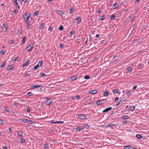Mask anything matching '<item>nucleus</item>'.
I'll return each instance as SVG.
<instances>
[{
  "instance_id": "f257e3e1",
  "label": "nucleus",
  "mask_w": 149,
  "mask_h": 149,
  "mask_svg": "<svg viewBox=\"0 0 149 149\" xmlns=\"http://www.w3.org/2000/svg\"><path fill=\"white\" fill-rule=\"evenodd\" d=\"M20 120H21L22 122L24 123H27L32 124L33 123V121L32 120H29L24 118H21L20 119Z\"/></svg>"
},
{
  "instance_id": "f03ea898",
  "label": "nucleus",
  "mask_w": 149,
  "mask_h": 149,
  "mask_svg": "<svg viewBox=\"0 0 149 149\" xmlns=\"http://www.w3.org/2000/svg\"><path fill=\"white\" fill-rule=\"evenodd\" d=\"M33 48V45L31 44L28 46L26 49V51L27 52H29L31 51Z\"/></svg>"
},
{
  "instance_id": "7ed1b4c3",
  "label": "nucleus",
  "mask_w": 149,
  "mask_h": 149,
  "mask_svg": "<svg viewBox=\"0 0 149 149\" xmlns=\"http://www.w3.org/2000/svg\"><path fill=\"white\" fill-rule=\"evenodd\" d=\"M30 14L28 13H26L22 15V17L24 19L27 20L30 17Z\"/></svg>"
},
{
  "instance_id": "20e7f679",
  "label": "nucleus",
  "mask_w": 149,
  "mask_h": 149,
  "mask_svg": "<svg viewBox=\"0 0 149 149\" xmlns=\"http://www.w3.org/2000/svg\"><path fill=\"white\" fill-rule=\"evenodd\" d=\"M1 27L3 29V31H6L8 29V26L6 24H3L2 25Z\"/></svg>"
},
{
  "instance_id": "39448f33",
  "label": "nucleus",
  "mask_w": 149,
  "mask_h": 149,
  "mask_svg": "<svg viewBox=\"0 0 149 149\" xmlns=\"http://www.w3.org/2000/svg\"><path fill=\"white\" fill-rule=\"evenodd\" d=\"M78 117L81 119H86V117L84 114H79L78 115Z\"/></svg>"
},
{
  "instance_id": "423d86ee",
  "label": "nucleus",
  "mask_w": 149,
  "mask_h": 149,
  "mask_svg": "<svg viewBox=\"0 0 149 149\" xmlns=\"http://www.w3.org/2000/svg\"><path fill=\"white\" fill-rule=\"evenodd\" d=\"M42 86L41 85H36L33 86H31L30 88L31 89H33L36 88L40 87Z\"/></svg>"
},
{
  "instance_id": "0eeeda50",
  "label": "nucleus",
  "mask_w": 149,
  "mask_h": 149,
  "mask_svg": "<svg viewBox=\"0 0 149 149\" xmlns=\"http://www.w3.org/2000/svg\"><path fill=\"white\" fill-rule=\"evenodd\" d=\"M56 13L60 16H62L64 14V13L61 11L57 10Z\"/></svg>"
},
{
  "instance_id": "6e6552de",
  "label": "nucleus",
  "mask_w": 149,
  "mask_h": 149,
  "mask_svg": "<svg viewBox=\"0 0 149 149\" xmlns=\"http://www.w3.org/2000/svg\"><path fill=\"white\" fill-rule=\"evenodd\" d=\"M76 20H77V24H79L81 22V18L80 17H77V18H76L75 19Z\"/></svg>"
},
{
  "instance_id": "1a4fd4ad",
  "label": "nucleus",
  "mask_w": 149,
  "mask_h": 149,
  "mask_svg": "<svg viewBox=\"0 0 149 149\" xmlns=\"http://www.w3.org/2000/svg\"><path fill=\"white\" fill-rule=\"evenodd\" d=\"M112 109V108L111 107H108V108H106L105 110H103V111H102V112H107L108 111L111 110Z\"/></svg>"
},
{
  "instance_id": "9d476101",
  "label": "nucleus",
  "mask_w": 149,
  "mask_h": 149,
  "mask_svg": "<svg viewBox=\"0 0 149 149\" xmlns=\"http://www.w3.org/2000/svg\"><path fill=\"white\" fill-rule=\"evenodd\" d=\"M53 102L52 100H47L46 102V103L47 105H50Z\"/></svg>"
},
{
  "instance_id": "9b49d317",
  "label": "nucleus",
  "mask_w": 149,
  "mask_h": 149,
  "mask_svg": "<svg viewBox=\"0 0 149 149\" xmlns=\"http://www.w3.org/2000/svg\"><path fill=\"white\" fill-rule=\"evenodd\" d=\"M29 63V60H27L24 64H22V67H24L28 65Z\"/></svg>"
},
{
  "instance_id": "f8f14e48",
  "label": "nucleus",
  "mask_w": 149,
  "mask_h": 149,
  "mask_svg": "<svg viewBox=\"0 0 149 149\" xmlns=\"http://www.w3.org/2000/svg\"><path fill=\"white\" fill-rule=\"evenodd\" d=\"M84 127L82 126H78L76 127V129L77 130H83Z\"/></svg>"
},
{
  "instance_id": "ddd939ff",
  "label": "nucleus",
  "mask_w": 149,
  "mask_h": 149,
  "mask_svg": "<svg viewBox=\"0 0 149 149\" xmlns=\"http://www.w3.org/2000/svg\"><path fill=\"white\" fill-rule=\"evenodd\" d=\"M17 135L19 137L22 136H23V134L22 132L20 131L17 132Z\"/></svg>"
},
{
  "instance_id": "4468645a",
  "label": "nucleus",
  "mask_w": 149,
  "mask_h": 149,
  "mask_svg": "<svg viewBox=\"0 0 149 149\" xmlns=\"http://www.w3.org/2000/svg\"><path fill=\"white\" fill-rule=\"evenodd\" d=\"M13 68V65H9L7 68V70H12Z\"/></svg>"
},
{
  "instance_id": "2eb2a0df",
  "label": "nucleus",
  "mask_w": 149,
  "mask_h": 149,
  "mask_svg": "<svg viewBox=\"0 0 149 149\" xmlns=\"http://www.w3.org/2000/svg\"><path fill=\"white\" fill-rule=\"evenodd\" d=\"M136 17L134 15H132V16H130L129 17V19L131 21H132Z\"/></svg>"
},
{
  "instance_id": "dca6fc26",
  "label": "nucleus",
  "mask_w": 149,
  "mask_h": 149,
  "mask_svg": "<svg viewBox=\"0 0 149 149\" xmlns=\"http://www.w3.org/2000/svg\"><path fill=\"white\" fill-rule=\"evenodd\" d=\"M96 104L98 105H100L102 104V103L100 100H98L96 101Z\"/></svg>"
},
{
  "instance_id": "f3484780",
  "label": "nucleus",
  "mask_w": 149,
  "mask_h": 149,
  "mask_svg": "<svg viewBox=\"0 0 149 149\" xmlns=\"http://www.w3.org/2000/svg\"><path fill=\"white\" fill-rule=\"evenodd\" d=\"M110 19L112 20H113L115 19V16L113 14L110 16Z\"/></svg>"
},
{
  "instance_id": "a211bd4d",
  "label": "nucleus",
  "mask_w": 149,
  "mask_h": 149,
  "mask_svg": "<svg viewBox=\"0 0 149 149\" xmlns=\"http://www.w3.org/2000/svg\"><path fill=\"white\" fill-rule=\"evenodd\" d=\"M97 92L96 90H93L91 91L90 92V93L91 94H94Z\"/></svg>"
},
{
  "instance_id": "6ab92c4d",
  "label": "nucleus",
  "mask_w": 149,
  "mask_h": 149,
  "mask_svg": "<svg viewBox=\"0 0 149 149\" xmlns=\"http://www.w3.org/2000/svg\"><path fill=\"white\" fill-rule=\"evenodd\" d=\"M109 95V92L107 91H106L104 92L103 94V95L104 96H107Z\"/></svg>"
},
{
  "instance_id": "aec40b11",
  "label": "nucleus",
  "mask_w": 149,
  "mask_h": 149,
  "mask_svg": "<svg viewBox=\"0 0 149 149\" xmlns=\"http://www.w3.org/2000/svg\"><path fill=\"white\" fill-rule=\"evenodd\" d=\"M77 79V77L76 76H74L71 77V79L72 81H74L76 79Z\"/></svg>"
},
{
  "instance_id": "412c9836",
  "label": "nucleus",
  "mask_w": 149,
  "mask_h": 149,
  "mask_svg": "<svg viewBox=\"0 0 149 149\" xmlns=\"http://www.w3.org/2000/svg\"><path fill=\"white\" fill-rule=\"evenodd\" d=\"M117 5V3H115L114 4H113L112 5V8L113 9H116L117 8V6H116Z\"/></svg>"
},
{
  "instance_id": "4be33fe9",
  "label": "nucleus",
  "mask_w": 149,
  "mask_h": 149,
  "mask_svg": "<svg viewBox=\"0 0 149 149\" xmlns=\"http://www.w3.org/2000/svg\"><path fill=\"white\" fill-rule=\"evenodd\" d=\"M136 137H137V138H138V139H141L142 137L140 135H139V134H137L136 135Z\"/></svg>"
},
{
  "instance_id": "5701e85b",
  "label": "nucleus",
  "mask_w": 149,
  "mask_h": 149,
  "mask_svg": "<svg viewBox=\"0 0 149 149\" xmlns=\"http://www.w3.org/2000/svg\"><path fill=\"white\" fill-rule=\"evenodd\" d=\"M131 147L130 146H125L124 148V149H130Z\"/></svg>"
},
{
  "instance_id": "b1692460",
  "label": "nucleus",
  "mask_w": 149,
  "mask_h": 149,
  "mask_svg": "<svg viewBox=\"0 0 149 149\" xmlns=\"http://www.w3.org/2000/svg\"><path fill=\"white\" fill-rule=\"evenodd\" d=\"M129 118V116L126 115L122 117V118L124 119H127Z\"/></svg>"
},
{
  "instance_id": "393cba45",
  "label": "nucleus",
  "mask_w": 149,
  "mask_h": 149,
  "mask_svg": "<svg viewBox=\"0 0 149 149\" xmlns=\"http://www.w3.org/2000/svg\"><path fill=\"white\" fill-rule=\"evenodd\" d=\"M26 38L25 36H24L23 37L22 42V44H24L25 43V42Z\"/></svg>"
},
{
  "instance_id": "a878e982",
  "label": "nucleus",
  "mask_w": 149,
  "mask_h": 149,
  "mask_svg": "<svg viewBox=\"0 0 149 149\" xmlns=\"http://www.w3.org/2000/svg\"><path fill=\"white\" fill-rule=\"evenodd\" d=\"M84 127V128H88L89 127V126L88 125H87L86 124H83V126Z\"/></svg>"
},
{
  "instance_id": "bb28decb",
  "label": "nucleus",
  "mask_w": 149,
  "mask_h": 149,
  "mask_svg": "<svg viewBox=\"0 0 149 149\" xmlns=\"http://www.w3.org/2000/svg\"><path fill=\"white\" fill-rule=\"evenodd\" d=\"M135 108V107L134 106H131L130 107L129 109V110L130 111L134 109Z\"/></svg>"
},
{
  "instance_id": "cd10ccee",
  "label": "nucleus",
  "mask_w": 149,
  "mask_h": 149,
  "mask_svg": "<svg viewBox=\"0 0 149 149\" xmlns=\"http://www.w3.org/2000/svg\"><path fill=\"white\" fill-rule=\"evenodd\" d=\"M116 125L114 124H109L108 125V127H114Z\"/></svg>"
},
{
  "instance_id": "c85d7f7f",
  "label": "nucleus",
  "mask_w": 149,
  "mask_h": 149,
  "mask_svg": "<svg viewBox=\"0 0 149 149\" xmlns=\"http://www.w3.org/2000/svg\"><path fill=\"white\" fill-rule=\"evenodd\" d=\"M69 13L71 14L72 13H73V10L71 8L69 9Z\"/></svg>"
},
{
  "instance_id": "c756f323",
  "label": "nucleus",
  "mask_w": 149,
  "mask_h": 149,
  "mask_svg": "<svg viewBox=\"0 0 149 149\" xmlns=\"http://www.w3.org/2000/svg\"><path fill=\"white\" fill-rule=\"evenodd\" d=\"M21 142L22 143H24L25 142V140L23 138H21Z\"/></svg>"
},
{
  "instance_id": "7c9ffc66",
  "label": "nucleus",
  "mask_w": 149,
  "mask_h": 149,
  "mask_svg": "<svg viewBox=\"0 0 149 149\" xmlns=\"http://www.w3.org/2000/svg\"><path fill=\"white\" fill-rule=\"evenodd\" d=\"M42 64V61H40L38 62V63L37 65H39V67L41 66Z\"/></svg>"
},
{
  "instance_id": "2f4dec72",
  "label": "nucleus",
  "mask_w": 149,
  "mask_h": 149,
  "mask_svg": "<svg viewBox=\"0 0 149 149\" xmlns=\"http://www.w3.org/2000/svg\"><path fill=\"white\" fill-rule=\"evenodd\" d=\"M105 17V15H103L102 16L100 19V21H102L104 20V18Z\"/></svg>"
},
{
  "instance_id": "473e14b6",
  "label": "nucleus",
  "mask_w": 149,
  "mask_h": 149,
  "mask_svg": "<svg viewBox=\"0 0 149 149\" xmlns=\"http://www.w3.org/2000/svg\"><path fill=\"white\" fill-rule=\"evenodd\" d=\"M119 92V90L118 89H115L113 91V93H117Z\"/></svg>"
},
{
  "instance_id": "72a5a7b5",
  "label": "nucleus",
  "mask_w": 149,
  "mask_h": 149,
  "mask_svg": "<svg viewBox=\"0 0 149 149\" xmlns=\"http://www.w3.org/2000/svg\"><path fill=\"white\" fill-rule=\"evenodd\" d=\"M44 24L42 23L39 26V28L40 29H42L44 26Z\"/></svg>"
},
{
  "instance_id": "f704fd0d",
  "label": "nucleus",
  "mask_w": 149,
  "mask_h": 149,
  "mask_svg": "<svg viewBox=\"0 0 149 149\" xmlns=\"http://www.w3.org/2000/svg\"><path fill=\"white\" fill-rule=\"evenodd\" d=\"M90 78V77L88 75H86L84 77V78L85 79H88Z\"/></svg>"
},
{
  "instance_id": "c9c22d12",
  "label": "nucleus",
  "mask_w": 149,
  "mask_h": 149,
  "mask_svg": "<svg viewBox=\"0 0 149 149\" xmlns=\"http://www.w3.org/2000/svg\"><path fill=\"white\" fill-rule=\"evenodd\" d=\"M63 29V26L61 25L59 27V30L60 31L62 30Z\"/></svg>"
},
{
  "instance_id": "e433bc0d",
  "label": "nucleus",
  "mask_w": 149,
  "mask_h": 149,
  "mask_svg": "<svg viewBox=\"0 0 149 149\" xmlns=\"http://www.w3.org/2000/svg\"><path fill=\"white\" fill-rule=\"evenodd\" d=\"M39 13V12L38 11H36L35 12H34L33 13V15L34 16L37 15Z\"/></svg>"
},
{
  "instance_id": "4c0bfd02",
  "label": "nucleus",
  "mask_w": 149,
  "mask_h": 149,
  "mask_svg": "<svg viewBox=\"0 0 149 149\" xmlns=\"http://www.w3.org/2000/svg\"><path fill=\"white\" fill-rule=\"evenodd\" d=\"M39 67L38 65H37L34 67V70H36Z\"/></svg>"
},
{
  "instance_id": "58836bf2",
  "label": "nucleus",
  "mask_w": 149,
  "mask_h": 149,
  "mask_svg": "<svg viewBox=\"0 0 149 149\" xmlns=\"http://www.w3.org/2000/svg\"><path fill=\"white\" fill-rule=\"evenodd\" d=\"M27 94L29 96H31L32 95V93L31 92H29L27 93Z\"/></svg>"
},
{
  "instance_id": "ea45409f",
  "label": "nucleus",
  "mask_w": 149,
  "mask_h": 149,
  "mask_svg": "<svg viewBox=\"0 0 149 149\" xmlns=\"http://www.w3.org/2000/svg\"><path fill=\"white\" fill-rule=\"evenodd\" d=\"M18 58L17 57H15L13 58V61H16L17 59Z\"/></svg>"
},
{
  "instance_id": "a19ab883",
  "label": "nucleus",
  "mask_w": 149,
  "mask_h": 149,
  "mask_svg": "<svg viewBox=\"0 0 149 149\" xmlns=\"http://www.w3.org/2000/svg\"><path fill=\"white\" fill-rule=\"evenodd\" d=\"M18 11V10H17L16 9H14L13 11V12L15 14H16L17 13Z\"/></svg>"
},
{
  "instance_id": "79ce46f5",
  "label": "nucleus",
  "mask_w": 149,
  "mask_h": 149,
  "mask_svg": "<svg viewBox=\"0 0 149 149\" xmlns=\"http://www.w3.org/2000/svg\"><path fill=\"white\" fill-rule=\"evenodd\" d=\"M50 123H53V124L57 123V122H54L53 120H52L50 121Z\"/></svg>"
},
{
  "instance_id": "37998d69",
  "label": "nucleus",
  "mask_w": 149,
  "mask_h": 149,
  "mask_svg": "<svg viewBox=\"0 0 149 149\" xmlns=\"http://www.w3.org/2000/svg\"><path fill=\"white\" fill-rule=\"evenodd\" d=\"M48 30L49 31H52V28L50 26L49 27Z\"/></svg>"
},
{
  "instance_id": "c03bdc74",
  "label": "nucleus",
  "mask_w": 149,
  "mask_h": 149,
  "mask_svg": "<svg viewBox=\"0 0 149 149\" xmlns=\"http://www.w3.org/2000/svg\"><path fill=\"white\" fill-rule=\"evenodd\" d=\"M5 65V62H4L0 66V68H2Z\"/></svg>"
},
{
  "instance_id": "a18cd8bd",
  "label": "nucleus",
  "mask_w": 149,
  "mask_h": 149,
  "mask_svg": "<svg viewBox=\"0 0 149 149\" xmlns=\"http://www.w3.org/2000/svg\"><path fill=\"white\" fill-rule=\"evenodd\" d=\"M22 31L21 29L18 30L17 32L18 34H19L21 33Z\"/></svg>"
},
{
  "instance_id": "49530a36",
  "label": "nucleus",
  "mask_w": 149,
  "mask_h": 149,
  "mask_svg": "<svg viewBox=\"0 0 149 149\" xmlns=\"http://www.w3.org/2000/svg\"><path fill=\"white\" fill-rule=\"evenodd\" d=\"M30 26V24H27L26 26V29H27L28 30H29V29Z\"/></svg>"
},
{
  "instance_id": "de8ad7c7",
  "label": "nucleus",
  "mask_w": 149,
  "mask_h": 149,
  "mask_svg": "<svg viewBox=\"0 0 149 149\" xmlns=\"http://www.w3.org/2000/svg\"><path fill=\"white\" fill-rule=\"evenodd\" d=\"M45 74L44 73H42L40 74V76L41 77H43L45 75Z\"/></svg>"
},
{
  "instance_id": "09e8293b",
  "label": "nucleus",
  "mask_w": 149,
  "mask_h": 149,
  "mask_svg": "<svg viewBox=\"0 0 149 149\" xmlns=\"http://www.w3.org/2000/svg\"><path fill=\"white\" fill-rule=\"evenodd\" d=\"M5 52L4 51H1L0 52V53L1 55H3Z\"/></svg>"
},
{
  "instance_id": "8fccbe9b",
  "label": "nucleus",
  "mask_w": 149,
  "mask_h": 149,
  "mask_svg": "<svg viewBox=\"0 0 149 149\" xmlns=\"http://www.w3.org/2000/svg\"><path fill=\"white\" fill-rule=\"evenodd\" d=\"M126 94H131V92L130 91H127L126 92Z\"/></svg>"
},
{
  "instance_id": "3c124183",
  "label": "nucleus",
  "mask_w": 149,
  "mask_h": 149,
  "mask_svg": "<svg viewBox=\"0 0 149 149\" xmlns=\"http://www.w3.org/2000/svg\"><path fill=\"white\" fill-rule=\"evenodd\" d=\"M14 2L16 4V6H17V5H18V4L17 3V0H14Z\"/></svg>"
},
{
  "instance_id": "603ef678",
  "label": "nucleus",
  "mask_w": 149,
  "mask_h": 149,
  "mask_svg": "<svg viewBox=\"0 0 149 149\" xmlns=\"http://www.w3.org/2000/svg\"><path fill=\"white\" fill-rule=\"evenodd\" d=\"M131 70H132L131 68L129 67H128L127 69V70L128 71H129V72L130 71H131Z\"/></svg>"
},
{
  "instance_id": "864d4df0",
  "label": "nucleus",
  "mask_w": 149,
  "mask_h": 149,
  "mask_svg": "<svg viewBox=\"0 0 149 149\" xmlns=\"http://www.w3.org/2000/svg\"><path fill=\"white\" fill-rule=\"evenodd\" d=\"M119 99L118 97H116L115 98V100L116 102H117L119 100Z\"/></svg>"
},
{
  "instance_id": "5fc2aeb1",
  "label": "nucleus",
  "mask_w": 149,
  "mask_h": 149,
  "mask_svg": "<svg viewBox=\"0 0 149 149\" xmlns=\"http://www.w3.org/2000/svg\"><path fill=\"white\" fill-rule=\"evenodd\" d=\"M13 40H11L9 41V44H12L13 43Z\"/></svg>"
},
{
  "instance_id": "6e6d98bb",
  "label": "nucleus",
  "mask_w": 149,
  "mask_h": 149,
  "mask_svg": "<svg viewBox=\"0 0 149 149\" xmlns=\"http://www.w3.org/2000/svg\"><path fill=\"white\" fill-rule=\"evenodd\" d=\"M5 110L6 111H8L9 109L8 107H6L5 108Z\"/></svg>"
},
{
  "instance_id": "4d7b16f0",
  "label": "nucleus",
  "mask_w": 149,
  "mask_h": 149,
  "mask_svg": "<svg viewBox=\"0 0 149 149\" xmlns=\"http://www.w3.org/2000/svg\"><path fill=\"white\" fill-rule=\"evenodd\" d=\"M29 75V74L25 73L24 74V76L25 77H27Z\"/></svg>"
},
{
  "instance_id": "13d9d810",
  "label": "nucleus",
  "mask_w": 149,
  "mask_h": 149,
  "mask_svg": "<svg viewBox=\"0 0 149 149\" xmlns=\"http://www.w3.org/2000/svg\"><path fill=\"white\" fill-rule=\"evenodd\" d=\"M63 45L62 44H61L60 45V47L61 48H62L63 47Z\"/></svg>"
},
{
  "instance_id": "bf43d9fd",
  "label": "nucleus",
  "mask_w": 149,
  "mask_h": 149,
  "mask_svg": "<svg viewBox=\"0 0 149 149\" xmlns=\"http://www.w3.org/2000/svg\"><path fill=\"white\" fill-rule=\"evenodd\" d=\"M26 111L28 113L29 112H30V109L29 108H27L26 109Z\"/></svg>"
},
{
  "instance_id": "052dcab7",
  "label": "nucleus",
  "mask_w": 149,
  "mask_h": 149,
  "mask_svg": "<svg viewBox=\"0 0 149 149\" xmlns=\"http://www.w3.org/2000/svg\"><path fill=\"white\" fill-rule=\"evenodd\" d=\"M3 123V122L2 120L1 119L0 120V124L2 125Z\"/></svg>"
},
{
  "instance_id": "680f3d73",
  "label": "nucleus",
  "mask_w": 149,
  "mask_h": 149,
  "mask_svg": "<svg viewBox=\"0 0 149 149\" xmlns=\"http://www.w3.org/2000/svg\"><path fill=\"white\" fill-rule=\"evenodd\" d=\"M137 86H136V85H135V86H134L133 87V90H135V89H136V88H137Z\"/></svg>"
},
{
  "instance_id": "e2e57ef3",
  "label": "nucleus",
  "mask_w": 149,
  "mask_h": 149,
  "mask_svg": "<svg viewBox=\"0 0 149 149\" xmlns=\"http://www.w3.org/2000/svg\"><path fill=\"white\" fill-rule=\"evenodd\" d=\"M120 100L119 102H117V104H116V106H118L119 104L120 103Z\"/></svg>"
},
{
  "instance_id": "0e129e2a",
  "label": "nucleus",
  "mask_w": 149,
  "mask_h": 149,
  "mask_svg": "<svg viewBox=\"0 0 149 149\" xmlns=\"http://www.w3.org/2000/svg\"><path fill=\"white\" fill-rule=\"evenodd\" d=\"M63 123V121H57V123Z\"/></svg>"
},
{
  "instance_id": "69168bd1",
  "label": "nucleus",
  "mask_w": 149,
  "mask_h": 149,
  "mask_svg": "<svg viewBox=\"0 0 149 149\" xmlns=\"http://www.w3.org/2000/svg\"><path fill=\"white\" fill-rule=\"evenodd\" d=\"M26 24H30L29 23V22L28 19H27V20H26Z\"/></svg>"
},
{
  "instance_id": "338daca9",
  "label": "nucleus",
  "mask_w": 149,
  "mask_h": 149,
  "mask_svg": "<svg viewBox=\"0 0 149 149\" xmlns=\"http://www.w3.org/2000/svg\"><path fill=\"white\" fill-rule=\"evenodd\" d=\"M70 33L71 35H72L74 33V32L73 31H71L70 32Z\"/></svg>"
},
{
  "instance_id": "774afa93",
  "label": "nucleus",
  "mask_w": 149,
  "mask_h": 149,
  "mask_svg": "<svg viewBox=\"0 0 149 149\" xmlns=\"http://www.w3.org/2000/svg\"><path fill=\"white\" fill-rule=\"evenodd\" d=\"M76 98L77 99H78L80 98V96L79 95H77L76 96Z\"/></svg>"
}]
</instances>
